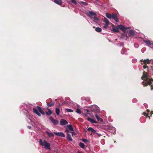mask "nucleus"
<instances>
[{"mask_svg":"<svg viewBox=\"0 0 153 153\" xmlns=\"http://www.w3.org/2000/svg\"><path fill=\"white\" fill-rule=\"evenodd\" d=\"M142 79L143 80L142 84L144 86L149 85L152 87H153V80L147 74L146 71L143 72Z\"/></svg>","mask_w":153,"mask_h":153,"instance_id":"f257e3e1","label":"nucleus"},{"mask_svg":"<svg viewBox=\"0 0 153 153\" xmlns=\"http://www.w3.org/2000/svg\"><path fill=\"white\" fill-rule=\"evenodd\" d=\"M141 64L144 65L143 68L144 69H146V71L149 72L151 70H153V60H149L148 59L144 60Z\"/></svg>","mask_w":153,"mask_h":153,"instance_id":"f03ea898","label":"nucleus"},{"mask_svg":"<svg viewBox=\"0 0 153 153\" xmlns=\"http://www.w3.org/2000/svg\"><path fill=\"white\" fill-rule=\"evenodd\" d=\"M87 15L91 19H93L94 21L96 23H98L99 19L96 17V14L93 12L88 11L87 13Z\"/></svg>","mask_w":153,"mask_h":153,"instance_id":"7ed1b4c3","label":"nucleus"},{"mask_svg":"<svg viewBox=\"0 0 153 153\" xmlns=\"http://www.w3.org/2000/svg\"><path fill=\"white\" fill-rule=\"evenodd\" d=\"M39 142L40 145L42 146H44L45 149H50V144L47 143L46 141L44 140L43 142L42 140L40 139L39 140Z\"/></svg>","mask_w":153,"mask_h":153,"instance_id":"20e7f679","label":"nucleus"},{"mask_svg":"<svg viewBox=\"0 0 153 153\" xmlns=\"http://www.w3.org/2000/svg\"><path fill=\"white\" fill-rule=\"evenodd\" d=\"M91 109L92 111H95V114H99L100 112L99 107L96 105H93L91 107Z\"/></svg>","mask_w":153,"mask_h":153,"instance_id":"39448f33","label":"nucleus"},{"mask_svg":"<svg viewBox=\"0 0 153 153\" xmlns=\"http://www.w3.org/2000/svg\"><path fill=\"white\" fill-rule=\"evenodd\" d=\"M119 29H120L121 30L123 31L124 32H126V30L128 29H129L130 28L129 27H125L124 26L120 25H119Z\"/></svg>","mask_w":153,"mask_h":153,"instance_id":"423d86ee","label":"nucleus"},{"mask_svg":"<svg viewBox=\"0 0 153 153\" xmlns=\"http://www.w3.org/2000/svg\"><path fill=\"white\" fill-rule=\"evenodd\" d=\"M68 123V122L65 119H61L60 120V124L61 126H64Z\"/></svg>","mask_w":153,"mask_h":153,"instance_id":"0eeeda50","label":"nucleus"},{"mask_svg":"<svg viewBox=\"0 0 153 153\" xmlns=\"http://www.w3.org/2000/svg\"><path fill=\"white\" fill-rule=\"evenodd\" d=\"M49 119L54 125H56L59 123V122L58 121H57V120L54 119L51 117H50Z\"/></svg>","mask_w":153,"mask_h":153,"instance_id":"6e6552de","label":"nucleus"},{"mask_svg":"<svg viewBox=\"0 0 153 153\" xmlns=\"http://www.w3.org/2000/svg\"><path fill=\"white\" fill-rule=\"evenodd\" d=\"M143 41L145 42L146 45L149 47H150L152 45H153V42L148 40H144Z\"/></svg>","mask_w":153,"mask_h":153,"instance_id":"1a4fd4ad","label":"nucleus"},{"mask_svg":"<svg viewBox=\"0 0 153 153\" xmlns=\"http://www.w3.org/2000/svg\"><path fill=\"white\" fill-rule=\"evenodd\" d=\"M53 133L55 134L56 135L60 136L62 137H65V135L62 132H54Z\"/></svg>","mask_w":153,"mask_h":153,"instance_id":"9d476101","label":"nucleus"},{"mask_svg":"<svg viewBox=\"0 0 153 153\" xmlns=\"http://www.w3.org/2000/svg\"><path fill=\"white\" fill-rule=\"evenodd\" d=\"M112 30L116 32H118L119 31V25H117L116 27H112Z\"/></svg>","mask_w":153,"mask_h":153,"instance_id":"9b49d317","label":"nucleus"},{"mask_svg":"<svg viewBox=\"0 0 153 153\" xmlns=\"http://www.w3.org/2000/svg\"><path fill=\"white\" fill-rule=\"evenodd\" d=\"M87 130L91 132V134L94 133L96 132V131L93 129L92 127H89L87 128Z\"/></svg>","mask_w":153,"mask_h":153,"instance_id":"f8f14e48","label":"nucleus"},{"mask_svg":"<svg viewBox=\"0 0 153 153\" xmlns=\"http://www.w3.org/2000/svg\"><path fill=\"white\" fill-rule=\"evenodd\" d=\"M120 38L122 39H127L128 38V36L125 33V32L122 34L120 36Z\"/></svg>","mask_w":153,"mask_h":153,"instance_id":"ddd939ff","label":"nucleus"},{"mask_svg":"<svg viewBox=\"0 0 153 153\" xmlns=\"http://www.w3.org/2000/svg\"><path fill=\"white\" fill-rule=\"evenodd\" d=\"M66 128L68 129L70 131H74V129L73 127H72L71 125H67L65 127Z\"/></svg>","mask_w":153,"mask_h":153,"instance_id":"4468645a","label":"nucleus"},{"mask_svg":"<svg viewBox=\"0 0 153 153\" xmlns=\"http://www.w3.org/2000/svg\"><path fill=\"white\" fill-rule=\"evenodd\" d=\"M112 18L113 19L117 22H118L119 21L117 17V15L115 14H113L112 15Z\"/></svg>","mask_w":153,"mask_h":153,"instance_id":"2eb2a0df","label":"nucleus"},{"mask_svg":"<svg viewBox=\"0 0 153 153\" xmlns=\"http://www.w3.org/2000/svg\"><path fill=\"white\" fill-rule=\"evenodd\" d=\"M87 120H88V121H89L91 123H97V122L96 121H95L94 120L92 119H91L89 117H88V118L87 119Z\"/></svg>","mask_w":153,"mask_h":153,"instance_id":"dca6fc26","label":"nucleus"},{"mask_svg":"<svg viewBox=\"0 0 153 153\" xmlns=\"http://www.w3.org/2000/svg\"><path fill=\"white\" fill-rule=\"evenodd\" d=\"M53 2L56 4L60 5L62 3V0H54Z\"/></svg>","mask_w":153,"mask_h":153,"instance_id":"f3484780","label":"nucleus"},{"mask_svg":"<svg viewBox=\"0 0 153 153\" xmlns=\"http://www.w3.org/2000/svg\"><path fill=\"white\" fill-rule=\"evenodd\" d=\"M37 108H38V111L39 113L40 112L43 115L45 114V112L42 110L41 108L40 107L37 106Z\"/></svg>","mask_w":153,"mask_h":153,"instance_id":"a211bd4d","label":"nucleus"},{"mask_svg":"<svg viewBox=\"0 0 153 153\" xmlns=\"http://www.w3.org/2000/svg\"><path fill=\"white\" fill-rule=\"evenodd\" d=\"M33 112L37 114L38 116H41L40 113L39 112L37 109L36 108H33Z\"/></svg>","mask_w":153,"mask_h":153,"instance_id":"6ab92c4d","label":"nucleus"},{"mask_svg":"<svg viewBox=\"0 0 153 153\" xmlns=\"http://www.w3.org/2000/svg\"><path fill=\"white\" fill-rule=\"evenodd\" d=\"M67 138L68 140H69L70 141H72V140L71 135L68 133L67 134Z\"/></svg>","mask_w":153,"mask_h":153,"instance_id":"aec40b11","label":"nucleus"},{"mask_svg":"<svg viewBox=\"0 0 153 153\" xmlns=\"http://www.w3.org/2000/svg\"><path fill=\"white\" fill-rule=\"evenodd\" d=\"M95 116L98 121H100L101 122L103 121V119L99 117L97 114H95Z\"/></svg>","mask_w":153,"mask_h":153,"instance_id":"412c9836","label":"nucleus"},{"mask_svg":"<svg viewBox=\"0 0 153 153\" xmlns=\"http://www.w3.org/2000/svg\"><path fill=\"white\" fill-rule=\"evenodd\" d=\"M48 111H46L45 113L48 115H50L52 114V112L48 108Z\"/></svg>","mask_w":153,"mask_h":153,"instance_id":"4be33fe9","label":"nucleus"},{"mask_svg":"<svg viewBox=\"0 0 153 153\" xmlns=\"http://www.w3.org/2000/svg\"><path fill=\"white\" fill-rule=\"evenodd\" d=\"M106 17L109 19H111L112 17V15L109 13H106Z\"/></svg>","mask_w":153,"mask_h":153,"instance_id":"5701e85b","label":"nucleus"},{"mask_svg":"<svg viewBox=\"0 0 153 153\" xmlns=\"http://www.w3.org/2000/svg\"><path fill=\"white\" fill-rule=\"evenodd\" d=\"M54 103L53 102H52L51 103H48L47 102V105L48 107H51L53 105Z\"/></svg>","mask_w":153,"mask_h":153,"instance_id":"b1692460","label":"nucleus"},{"mask_svg":"<svg viewBox=\"0 0 153 153\" xmlns=\"http://www.w3.org/2000/svg\"><path fill=\"white\" fill-rule=\"evenodd\" d=\"M55 112L56 113V114L57 115H59V114L60 112V110L58 108H56V110H55Z\"/></svg>","mask_w":153,"mask_h":153,"instance_id":"393cba45","label":"nucleus"},{"mask_svg":"<svg viewBox=\"0 0 153 153\" xmlns=\"http://www.w3.org/2000/svg\"><path fill=\"white\" fill-rule=\"evenodd\" d=\"M95 30L98 32H100L102 31V29L100 27H97L95 28Z\"/></svg>","mask_w":153,"mask_h":153,"instance_id":"a878e982","label":"nucleus"},{"mask_svg":"<svg viewBox=\"0 0 153 153\" xmlns=\"http://www.w3.org/2000/svg\"><path fill=\"white\" fill-rule=\"evenodd\" d=\"M79 146L82 148H84L85 147L84 144L81 142H80L79 143Z\"/></svg>","mask_w":153,"mask_h":153,"instance_id":"bb28decb","label":"nucleus"},{"mask_svg":"<svg viewBox=\"0 0 153 153\" xmlns=\"http://www.w3.org/2000/svg\"><path fill=\"white\" fill-rule=\"evenodd\" d=\"M46 133L49 137H53L54 136L52 133H49L48 131H46Z\"/></svg>","mask_w":153,"mask_h":153,"instance_id":"cd10ccee","label":"nucleus"},{"mask_svg":"<svg viewBox=\"0 0 153 153\" xmlns=\"http://www.w3.org/2000/svg\"><path fill=\"white\" fill-rule=\"evenodd\" d=\"M104 22L105 23L106 25H108L109 23L108 20L105 18H104Z\"/></svg>","mask_w":153,"mask_h":153,"instance_id":"c85d7f7f","label":"nucleus"},{"mask_svg":"<svg viewBox=\"0 0 153 153\" xmlns=\"http://www.w3.org/2000/svg\"><path fill=\"white\" fill-rule=\"evenodd\" d=\"M79 3L80 4H82L83 5L85 6H86L87 5V3L81 1L79 2Z\"/></svg>","mask_w":153,"mask_h":153,"instance_id":"c756f323","label":"nucleus"},{"mask_svg":"<svg viewBox=\"0 0 153 153\" xmlns=\"http://www.w3.org/2000/svg\"><path fill=\"white\" fill-rule=\"evenodd\" d=\"M66 110L68 112H73V110L69 108H66Z\"/></svg>","mask_w":153,"mask_h":153,"instance_id":"7c9ffc66","label":"nucleus"},{"mask_svg":"<svg viewBox=\"0 0 153 153\" xmlns=\"http://www.w3.org/2000/svg\"><path fill=\"white\" fill-rule=\"evenodd\" d=\"M76 113H79V114H80L81 112V110H80V109H79L78 108H77L76 109Z\"/></svg>","mask_w":153,"mask_h":153,"instance_id":"2f4dec72","label":"nucleus"},{"mask_svg":"<svg viewBox=\"0 0 153 153\" xmlns=\"http://www.w3.org/2000/svg\"><path fill=\"white\" fill-rule=\"evenodd\" d=\"M129 33L132 35H133L134 33V32L133 30H130L129 32Z\"/></svg>","mask_w":153,"mask_h":153,"instance_id":"473e14b6","label":"nucleus"},{"mask_svg":"<svg viewBox=\"0 0 153 153\" xmlns=\"http://www.w3.org/2000/svg\"><path fill=\"white\" fill-rule=\"evenodd\" d=\"M71 2L75 4H76L77 3V2L75 0H71Z\"/></svg>","mask_w":153,"mask_h":153,"instance_id":"72a5a7b5","label":"nucleus"},{"mask_svg":"<svg viewBox=\"0 0 153 153\" xmlns=\"http://www.w3.org/2000/svg\"><path fill=\"white\" fill-rule=\"evenodd\" d=\"M143 115L145 116H146V117H149V116H148V114H147L146 113V112H143Z\"/></svg>","mask_w":153,"mask_h":153,"instance_id":"f704fd0d","label":"nucleus"},{"mask_svg":"<svg viewBox=\"0 0 153 153\" xmlns=\"http://www.w3.org/2000/svg\"><path fill=\"white\" fill-rule=\"evenodd\" d=\"M71 133L72 134V136L73 137L74 136H75L76 135V133L74 132V131H71Z\"/></svg>","mask_w":153,"mask_h":153,"instance_id":"c9c22d12","label":"nucleus"},{"mask_svg":"<svg viewBox=\"0 0 153 153\" xmlns=\"http://www.w3.org/2000/svg\"><path fill=\"white\" fill-rule=\"evenodd\" d=\"M65 132H69V130L68 129L66 128L65 127Z\"/></svg>","mask_w":153,"mask_h":153,"instance_id":"e433bc0d","label":"nucleus"},{"mask_svg":"<svg viewBox=\"0 0 153 153\" xmlns=\"http://www.w3.org/2000/svg\"><path fill=\"white\" fill-rule=\"evenodd\" d=\"M82 141L84 142H86L87 140L85 139H82Z\"/></svg>","mask_w":153,"mask_h":153,"instance_id":"4c0bfd02","label":"nucleus"},{"mask_svg":"<svg viewBox=\"0 0 153 153\" xmlns=\"http://www.w3.org/2000/svg\"><path fill=\"white\" fill-rule=\"evenodd\" d=\"M108 25H105L103 26V27L104 28L106 29Z\"/></svg>","mask_w":153,"mask_h":153,"instance_id":"58836bf2","label":"nucleus"},{"mask_svg":"<svg viewBox=\"0 0 153 153\" xmlns=\"http://www.w3.org/2000/svg\"><path fill=\"white\" fill-rule=\"evenodd\" d=\"M135 47L136 48H137L138 47V45L137 44H135L134 45Z\"/></svg>","mask_w":153,"mask_h":153,"instance_id":"ea45409f","label":"nucleus"},{"mask_svg":"<svg viewBox=\"0 0 153 153\" xmlns=\"http://www.w3.org/2000/svg\"><path fill=\"white\" fill-rule=\"evenodd\" d=\"M96 134H97L98 135V136L99 137L101 136V135L100 134L97 133H96Z\"/></svg>","mask_w":153,"mask_h":153,"instance_id":"a19ab883","label":"nucleus"},{"mask_svg":"<svg viewBox=\"0 0 153 153\" xmlns=\"http://www.w3.org/2000/svg\"><path fill=\"white\" fill-rule=\"evenodd\" d=\"M27 128H29V129H30L31 128V127L30 126H27Z\"/></svg>","mask_w":153,"mask_h":153,"instance_id":"79ce46f5","label":"nucleus"},{"mask_svg":"<svg viewBox=\"0 0 153 153\" xmlns=\"http://www.w3.org/2000/svg\"><path fill=\"white\" fill-rule=\"evenodd\" d=\"M146 111H147V112L148 113H149V111H150L149 110V109H147Z\"/></svg>","mask_w":153,"mask_h":153,"instance_id":"37998d69","label":"nucleus"},{"mask_svg":"<svg viewBox=\"0 0 153 153\" xmlns=\"http://www.w3.org/2000/svg\"><path fill=\"white\" fill-rule=\"evenodd\" d=\"M86 111H87V113L88 114V113L89 112V110L88 109L86 110Z\"/></svg>","mask_w":153,"mask_h":153,"instance_id":"c03bdc74","label":"nucleus"},{"mask_svg":"<svg viewBox=\"0 0 153 153\" xmlns=\"http://www.w3.org/2000/svg\"><path fill=\"white\" fill-rule=\"evenodd\" d=\"M153 114V111H152L150 114Z\"/></svg>","mask_w":153,"mask_h":153,"instance_id":"a18cd8bd","label":"nucleus"},{"mask_svg":"<svg viewBox=\"0 0 153 153\" xmlns=\"http://www.w3.org/2000/svg\"><path fill=\"white\" fill-rule=\"evenodd\" d=\"M88 113H87V114H86L85 115V117H87V115H88Z\"/></svg>","mask_w":153,"mask_h":153,"instance_id":"49530a36","label":"nucleus"},{"mask_svg":"<svg viewBox=\"0 0 153 153\" xmlns=\"http://www.w3.org/2000/svg\"><path fill=\"white\" fill-rule=\"evenodd\" d=\"M91 117H94V115H91Z\"/></svg>","mask_w":153,"mask_h":153,"instance_id":"de8ad7c7","label":"nucleus"},{"mask_svg":"<svg viewBox=\"0 0 153 153\" xmlns=\"http://www.w3.org/2000/svg\"><path fill=\"white\" fill-rule=\"evenodd\" d=\"M78 153H83L82 152H78Z\"/></svg>","mask_w":153,"mask_h":153,"instance_id":"09e8293b","label":"nucleus"},{"mask_svg":"<svg viewBox=\"0 0 153 153\" xmlns=\"http://www.w3.org/2000/svg\"><path fill=\"white\" fill-rule=\"evenodd\" d=\"M114 130H115V128H114Z\"/></svg>","mask_w":153,"mask_h":153,"instance_id":"8fccbe9b","label":"nucleus"}]
</instances>
